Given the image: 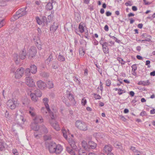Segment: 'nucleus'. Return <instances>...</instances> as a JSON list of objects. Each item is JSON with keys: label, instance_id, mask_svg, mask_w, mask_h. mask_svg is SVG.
<instances>
[{"label": "nucleus", "instance_id": "obj_1", "mask_svg": "<svg viewBox=\"0 0 155 155\" xmlns=\"http://www.w3.org/2000/svg\"><path fill=\"white\" fill-rule=\"evenodd\" d=\"M48 149L50 153H55L57 154L60 153L63 150L60 144H57L55 142L53 141L48 143Z\"/></svg>", "mask_w": 155, "mask_h": 155}, {"label": "nucleus", "instance_id": "obj_2", "mask_svg": "<svg viewBox=\"0 0 155 155\" xmlns=\"http://www.w3.org/2000/svg\"><path fill=\"white\" fill-rule=\"evenodd\" d=\"M76 127L79 130L86 131L87 130L86 124L84 122L80 120H77L75 122Z\"/></svg>", "mask_w": 155, "mask_h": 155}, {"label": "nucleus", "instance_id": "obj_3", "mask_svg": "<svg viewBox=\"0 0 155 155\" xmlns=\"http://www.w3.org/2000/svg\"><path fill=\"white\" fill-rule=\"evenodd\" d=\"M26 9L27 7L20 9L16 12L15 15L14 16V18L17 19L20 17L26 15L27 13V11H26Z\"/></svg>", "mask_w": 155, "mask_h": 155}, {"label": "nucleus", "instance_id": "obj_4", "mask_svg": "<svg viewBox=\"0 0 155 155\" xmlns=\"http://www.w3.org/2000/svg\"><path fill=\"white\" fill-rule=\"evenodd\" d=\"M7 105L9 108L12 110H13L16 107L18 106L19 103L17 102V101L9 100L7 102Z\"/></svg>", "mask_w": 155, "mask_h": 155}, {"label": "nucleus", "instance_id": "obj_5", "mask_svg": "<svg viewBox=\"0 0 155 155\" xmlns=\"http://www.w3.org/2000/svg\"><path fill=\"white\" fill-rule=\"evenodd\" d=\"M37 52L36 48L35 47H31L28 51V54L29 58H32L35 56Z\"/></svg>", "mask_w": 155, "mask_h": 155}, {"label": "nucleus", "instance_id": "obj_6", "mask_svg": "<svg viewBox=\"0 0 155 155\" xmlns=\"http://www.w3.org/2000/svg\"><path fill=\"white\" fill-rule=\"evenodd\" d=\"M24 72V69L22 67L18 68L15 72V76L16 78H20L23 75Z\"/></svg>", "mask_w": 155, "mask_h": 155}, {"label": "nucleus", "instance_id": "obj_7", "mask_svg": "<svg viewBox=\"0 0 155 155\" xmlns=\"http://www.w3.org/2000/svg\"><path fill=\"white\" fill-rule=\"evenodd\" d=\"M15 120L17 124L20 125L23 124L26 120L22 115L17 116L16 117Z\"/></svg>", "mask_w": 155, "mask_h": 155}, {"label": "nucleus", "instance_id": "obj_8", "mask_svg": "<svg viewBox=\"0 0 155 155\" xmlns=\"http://www.w3.org/2000/svg\"><path fill=\"white\" fill-rule=\"evenodd\" d=\"M26 84L30 87H33L35 86V83L31 77H28L26 78Z\"/></svg>", "mask_w": 155, "mask_h": 155}, {"label": "nucleus", "instance_id": "obj_9", "mask_svg": "<svg viewBox=\"0 0 155 155\" xmlns=\"http://www.w3.org/2000/svg\"><path fill=\"white\" fill-rule=\"evenodd\" d=\"M113 149V147L110 144L106 145L103 149V152L105 153H108L111 152Z\"/></svg>", "mask_w": 155, "mask_h": 155}, {"label": "nucleus", "instance_id": "obj_10", "mask_svg": "<svg viewBox=\"0 0 155 155\" xmlns=\"http://www.w3.org/2000/svg\"><path fill=\"white\" fill-rule=\"evenodd\" d=\"M67 97L68 98L69 100L71 101V105H75L76 102L75 101L73 95L71 94L70 92H68L67 94Z\"/></svg>", "mask_w": 155, "mask_h": 155}, {"label": "nucleus", "instance_id": "obj_11", "mask_svg": "<svg viewBox=\"0 0 155 155\" xmlns=\"http://www.w3.org/2000/svg\"><path fill=\"white\" fill-rule=\"evenodd\" d=\"M41 111L44 115H46L47 113V112H48L50 114L51 119H53L54 118L53 113L51 112V110H50V111H49L47 110L45 107H42L41 109Z\"/></svg>", "mask_w": 155, "mask_h": 155}, {"label": "nucleus", "instance_id": "obj_12", "mask_svg": "<svg viewBox=\"0 0 155 155\" xmlns=\"http://www.w3.org/2000/svg\"><path fill=\"white\" fill-rule=\"evenodd\" d=\"M51 120L50 121V123L51 125L57 130H60V127L58 122H56L53 119H51Z\"/></svg>", "mask_w": 155, "mask_h": 155}, {"label": "nucleus", "instance_id": "obj_13", "mask_svg": "<svg viewBox=\"0 0 155 155\" xmlns=\"http://www.w3.org/2000/svg\"><path fill=\"white\" fill-rule=\"evenodd\" d=\"M35 117L33 119V120L35 123L38 124L43 122V119L41 116L35 115Z\"/></svg>", "mask_w": 155, "mask_h": 155}, {"label": "nucleus", "instance_id": "obj_14", "mask_svg": "<svg viewBox=\"0 0 155 155\" xmlns=\"http://www.w3.org/2000/svg\"><path fill=\"white\" fill-rule=\"evenodd\" d=\"M37 85L38 87L42 90L44 89L46 86V84L41 80L37 81Z\"/></svg>", "mask_w": 155, "mask_h": 155}, {"label": "nucleus", "instance_id": "obj_15", "mask_svg": "<svg viewBox=\"0 0 155 155\" xmlns=\"http://www.w3.org/2000/svg\"><path fill=\"white\" fill-rule=\"evenodd\" d=\"M108 44L107 42H104V45H103L102 48L104 53L105 54L109 52V48H108Z\"/></svg>", "mask_w": 155, "mask_h": 155}, {"label": "nucleus", "instance_id": "obj_16", "mask_svg": "<svg viewBox=\"0 0 155 155\" xmlns=\"http://www.w3.org/2000/svg\"><path fill=\"white\" fill-rule=\"evenodd\" d=\"M26 55V52L25 50H23L20 51L19 55L18 57L21 60L24 59Z\"/></svg>", "mask_w": 155, "mask_h": 155}, {"label": "nucleus", "instance_id": "obj_17", "mask_svg": "<svg viewBox=\"0 0 155 155\" xmlns=\"http://www.w3.org/2000/svg\"><path fill=\"white\" fill-rule=\"evenodd\" d=\"M68 142L72 149H76V148H77V147L75 145V142L72 139H69Z\"/></svg>", "mask_w": 155, "mask_h": 155}, {"label": "nucleus", "instance_id": "obj_18", "mask_svg": "<svg viewBox=\"0 0 155 155\" xmlns=\"http://www.w3.org/2000/svg\"><path fill=\"white\" fill-rule=\"evenodd\" d=\"M43 103H44L45 107L47 108V110L50 111V109L49 106L48 104V98L45 97L43 99Z\"/></svg>", "mask_w": 155, "mask_h": 155}, {"label": "nucleus", "instance_id": "obj_19", "mask_svg": "<svg viewBox=\"0 0 155 155\" xmlns=\"http://www.w3.org/2000/svg\"><path fill=\"white\" fill-rule=\"evenodd\" d=\"M29 113L32 117H35V109L32 107H30Z\"/></svg>", "mask_w": 155, "mask_h": 155}, {"label": "nucleus", "instance_id": "obj_20", "mask_svg": "<svg viewBox=\"0 0 155 155\" xmlns=\"http://www.w3.org/2000/svg\"><path fill=\"white\" fill-rule=\"evenodd\" d=\"M31 72L32 74H35L37 71V67L34 64L31 65L30 66Z\"/></svg>", "mask_w": 155, "mask_h": 155}, {"label": "nucleus", "instance_id": "obj_21", "mask_svg": "<svg viewBox=\"0 0 155 155\" xmlns=\"http://www.w3.org/2000/svg\"><path fill=\"white\" fill-rule=\"evenodd\" d=\"M88 145L92 149H95L97 147L96 143L92 141H90L88 143Z\"/></svg>", "mask_w": 155, "mask_h": 155}, {"label": "nucleus", "instance_id": "obj_22", "mask_svg": "<svg viewBox=\"0 0 155 155\" xmlns=\"http://www.w3.org/2000/svg\"><path fill=\"white\" fill-rule=\"evenodd\" d=\"M19 55L17 54H13V57H14V60L15 61V63L16 64H18L21 59L20 57H18Z\"/></svg>", "mask_w": 155, "mask_h": 155}, {"label": "nucleus", "instance_id": "obj_23", "mask_svg": "<svg viewBox=\"0 0 155 155\" xmlns=\"http://www.w3.org/2000/svg\"><path fill=\"white\" fill-rule=\"evenodd\" d=\"M58 25L57 24L54 23L50 28V30L53 32H54L57 29Z\"/></svg>", "mask_w": 155, "mask_h": 155}, {"label": "nucleus", "instance_id": "obj_24", "mask_svg": "<svg viewBox=\"0 0 155 155\" xmlns=\"http://www.w3.org/2000/svg\"><path fill=\"white\" fill-rule=\"evenodd\" d=\"M37 97H40L42 96V93L41 91L38 89L36 90L34 93H33Z\"/></svg>", "mask_w": 155, "mask_h": 155}, {"label": "nucleus", "instance_id": "obj_25", "mask_svg": "<svg viewBox=\"0 0 155 155\" xmlns=\"http://www.w3.org/2000/svg\"><path fill=\"white\" fill-rule=\"evenodd\" d=\"M30 96L32 101L34 102H36L38 99V98L33 93L31 94Z\"/></svg>", "mask_w": 155, "mask_h": 155}, {"label": "nucleus", "instance_id": "obj_26", "mask_svg": "<svg viewBox=\"0 0 155 155\" xmlns=\"http://www.w3.org/2000/svg\"><path fill=\"white\" fill-rule=\"evenodd\" d=\"M58 61H54L52 62V67L54 69H58Z\"/></svg>", "mask_w": 155, "mask_h": 155}, {"label": "nucleus", "instance_id": "obj_27", "mask_svg": "<svg viewBox=\"0 0 155 155\" xmlns=\"http://www.w3.org/2000/svg\"><path fill=\"white\" fill-rule=\"evenodd\" d=\"M79 155H88V153L85 150L80 149L78 151Z\"/></svg>", "mask_w": 155, "mask_h": 155}, {"label": "nucleus", "instance_id": "obj_28", "mask_svg": "<svg viewBox=\"0 0 155 155\" xmlns=\"http://www.w3.org/2000/svg\"><path fill=\"white\" fill-rule=\"evenodd\" d=\"M78 150L77 148H76V149H72V150H71V151L69 153L72 155H76V153H78Z\"/></svg>", "mask_w": 155, "mask_h": 155}, {"label": "nucleus", "instance_id": "obj_29", "mask_svg": "<svg viewBox=\"0 0 155 155\" xmlns=\"http://www.w3.org/2000/svg\"><path fill=\"white\" fill-rule=\"evenodd\" d=\"M114 146L116 148H121L122 147V144L121 143L117 141L114 143Z\"/></svg>", "mask_w": 155, "mask_h": 155}, {"label": "nucleus", "instance_id": "obj_30", "mask_svg": "<svg viewBox=\"0 0 155 155\" xmlns=\"http://www.w3.org/2000/svg\"><path fill=\"white\" fill-rule=\"evenodd\" d=\"M58 59L59 61H64L65 60V57L60 54V53L58 56Z\"/></svg>", "mask_w": 155, "mask_h": 155}, {"label": "nucleus", "instance_id": "obj_31", "mask_svg": "<svg viewBox=\"0 0 155 155\" xmlns=\"http://www.w3.org/2000/svg\"><path fill=\"white\" fill-rule=\"evenodd\" d=\"M46 8L48 10H51L53 8L52 3L51 2L48 3L46 5Z\"/></svg>", "mask_w": 155, "mask_h": 155}, {"label": "nucleus", "instance_id": "obj_32", "mask_svg": "<svg viewBox=\"0 0 155 155\" xmlns=\"http://www.w3.org/2000/svg\"><path fill=\"white\" fill-rule=\"evenodd\" d=\"M30 71H31L29 68H27L25 70V73L26 77H30L31 75Z\"/></svg>", "mask_w": 155, "mask_h": 155}, {"label": "nucleus", "instance_id": "obj_33", "mask_svg": "<svg viewBox=\"0 0 155 155\" xmlns=\"http://www.w3.org/2000/svg\"><path fill=\"white\" fill-rule=\"evenodd\" d=\"M82 145L84 149H87L88 145L85 141L83 140L82 142Z\"/></svg>", "mask_w": 155, "mask_h": 155}, {"label": "nucleus", "instance_id": "obj_34", "mask_svg": "<svg viewBox=\"0 0 155 155\" xmlns=\"http://www.w3.org/2000/svg\"><path fill=\"white\" fill-rule=\"evenodd\" d=\"M40 130H43L45 133H47L48 132L47 128L44 125H42L40 127Z\"/></svg>", "mask_w": 155, "mask_h": 155}, {"label": "nucleus", "instance_id": "obj_35", "mask_svg": "<svg viewBox=\"0 0 155 155\" xmlns=\"http://www.w3.org/2000/svg\"><path fill=\"white\" fill-rule=\"evenodd\" d=\"M117 59L119 61L120 63L122 65H124L125 64V62L120 57H118Z\"/></svg>", "mask_w": 155, "mask_h": 155}, {"label": "nucleus", "instance_id": "obj_36", "mask_svg": "<svg viewBox=\"0 0 155 155\" xmlns=\"http://www.w3.org/2000/svg\"><path fill=\"white\" fill-rule=\"evenodd\" d=\"M78 28L79 29L81 33L84 32V28L82 25L81 24V23L79 25Z\"/></svg>", "mask_w": 155, "mask_h": 155}, {"label": "nucleus", "instance_id": "obj_37", "mask_svg": "<svg viewBox=\"0 0 155 155\" xmlns=\"http://www.w3.org/2000/svg\"><path fill=\"white\" fill-rule=\"evenodd\" d=\"M47 87L49 88H51L53 87V84L52 82L49 81L47 84Z\"/></svg>", "mask_w": 155, "mask_h": 155}, {"label": "nucleus", "instance_id": "obj_38", "mask_svg": "<svg viewBox=\"0 0 155 155\" xmlns=\"http://www.w3.org/2000/svg\"><path fill=\"white\" fill-rule=\"evenodd\" d=\"M51 135H45L44 136V139L45 140H50L51 139Z\"/></svg>", "mask_w": 155, "mask_h": 155}, {"label": "nucleus", "instance_id": "obj_39", "mask_svg": "<svg viewBox=\"0 0 155 155\" xmlns=\"http://www.w3.org/2000/svg\"><path fill=\"white\" fill-rule=\"evenodd\" d=\"M142 85L143 86H147L150 84V83L149 82V80L146 81H142Z\"/></svg>", "mask_w": 155, "mask_h": 155}, {"label": "nucleus", "instance_id": "obj_40", "mask_svg": "<svg viewBox=\"0 0 155 155\" xmlns=\"http://www.w3.org/2000/svg\"><path fill=\"white\" fill-rule=\"evenodd\" d=\"M62 133L63 134V136L66 139H67V132L65 130L63 129L62 130Z\"/></svg>", "mask_w": 155, "mask_h": 155}, {"label": "nucleus", "instance_id": "obj_41", "mask_svg": "<svg viewBox=\"0 0 155 155\" xmlns=\"http://www.w3.org/2000/svg\"><path fill=\"white\" fill-rule=\"evenodd\" d=\"M85 53L84 50L82 48L79 49V54L81 56H83Z\"/></svg>", "mask_w": 155, "mask_h": 155}, {"label": "nucleus", "instance_id": "obj_42", "mask_svg": "<svg viewBox=\"0 0 155 155\" xmlns=\"http://www.w3.org/2000/svg\"><path fill=\"white\" fill-rule=\"evenodd\" d=\"M131 68H132V71H135L137 69V64H133L131 66Z\"/></svg>", "mask_w": 155, "mask_h": 155}, {"label": "nucleus", "instance_id": "obj_43", "mask_svg": "<svg viewBox=\"0 0 155 155\" xmlns=\"http://www.w3.org/2000/svg\"><path fill=\"white\" fill-rule=\"evenodd\" d=\"M35 125V127H32V129L35 131H37L39 130V129H40V127L38 125H36V124Z\"/></svg>", "mask_w": 155, "mask_h": 155}, {"label": "nucleus", "instance_id": "obj_44", "mask_svg": "<svg viewBox=\"0 0 155 155\" xmlns=\"http://www.w3.org/2000/svg\"><path fill=\"white\" fill-rule=\"evenodd\" d=\"M94 97L96 99H100L101 98V96L99 94H94Z\"/></svg>", "mask_w": 155, "mask_h": 155}, {"label": "nucleus", "instance_id": "obj_45", "mask_svg": "<svg viewBox=\"0 0 155 155\" xmlns=\"http://www.w3.org/2000/svg\"><path fill=\"white\" fill-rule=\"evenodd\" d=\"M125 92L123 90H122L120 88L119 89L118 92V94L119 95H120L122 94L123 93H125Z\"/></svg>", "mask_w": 155, "mask_h": 155}, {"label": "nucleus", "instance_id": "obj_46", "mask_svg": "<svg viewBox=\"0 0 155 155\" xmlns=\"http://www.w3.org/2000/svg\"><path fill=\"white\" fill-rule=\"evenodd\" d=\"M4 25V20L0 18V28L3 27Z\"/></svg>", "mask_w": 155, "mask_h": 155}, {"label": "nucleus", "instance_id": "obj_47", "mask_svg": "<svg viewBox=\"0 0 155 155\" xmlns=\"http://www.w3.org/2000/svg\"><path fill=\"white\" fill-rule=\"evenodd\" d=\"M5 147L4 146L3 144H0V151H3L5 150Z\"/></svg>", "mask_w": 155, "mask_h": 155}, {"label": "nucleus", "instance_id": "obj_48", "mask_svg": "<svg viewBox=\"0 0 155 155\" xmlns=\"http://www.w3.org/2000/svg\"><path fill=\"white\" fill-rule=\"evenodd\" d=\"M36 20L37 21V23L38 24H39V25H41L42 24V22L38 17H37L36 18Z\"/></svg>", "mask_w": 155, "mask_h": 155}, {"label": "nucleus", "instance_id": "obj_49", "mask_svg": "<svg viewBox=\"0 0 155 155\" xmlns=\"http://www.w3.org/2000/svg\"><path fill=\"white\" fill-rule=\"evenodd\" d=\"M111 84V81L109 80H107L106 81V85L107 86H110Z\"/></svg>", "mask_w": 155, "mask_h": 155}, {"label": "nucleus", "instance_id": "obj_50", "mask_svg": "<svg viewBox=\"0 0 155 155\" xmlns=\"http://www.w3.org/2000/svg\"><path fill=\"white\" fill-rule=\"evenodd\" d=\"M87 103V101L86 99H85L84 98H83L81 100V104L83 105H84L86 104Z\"/></svg>", "mask_w": 155, "mask_h": 155}, {"label": "nucleus", "instance_id": "obj_51", "mask_svg": "<svg viewBox=\"0 0 155 155\" xmlns=\"http://www.w3.org/2000/svg\"><path fill=\"white\" fill-rule=\"evenodd\" d=\"M53 17V14H51V15H49L48 17V19L49 20V21H51L52 20V18Z\"/></svg>", "mask_w": 155, "mask_h": 155}, {"label": "nucleus", "instance_id": "obj_52", "mask_svg": "<svg viewBox=\"0 0 155 155\" xmlns=\"http://www.w3.org/2000/svg\"><path fill=\"white\" fill-rule=\"evenodd\" d=\"M34 136L37 139H38L40 138L41 135L39 134H37V133H34Z\"/></svg>", "mask_w": 155, "mask_h": 155}, {"label": "nucleus", "instance_id": "obj_53", "mask_svg": "<svg viewBox=\"0 0 155 155\" xmlns=\"http://www.w3.org/2000/svg\"><path fill=\"white\" fill-rule=\"evenodd\" d=\"M12 153L15 155H18L17 150L16 149H14L12 150Z\"/></svg>", "mask_w": 155, "mask_h": 155}, {"label": "nucleus", "instance_id": "obj_54", "mask_svg": "<svg viewBox=\"0 0 155 155\" xmlns=\"http://www.w3.org/2000/svg\"><path fill=\"white\" fill-rule=\"evenodd\" d=\"M34 40L36 42L37 44L36 45H40L41 44V42L39 39H38L36 41H35V39H34Z\"/></svg>", "mask_w": 155, "mask_h": 155}, {"label": "nucleus", "instance_id": "obj_55", "mask_svg": "<svg viewBox=\"0 0 155 155\" xmlns=\"http://www.w3.org/2000/svg\"><path fill=\"white\" fill-rule=\"evenodd\" d=\"M134 153L135 155H140L141 154V152L137 150H135Z\"/></svg>", "mask_w": 155, "mask_h": 155}, {"label": "nucleus", "instance_id": "obj_56", "mask_svg": "<svg viewBox=\"0 0 155 155\" xmlns=\"http://www.w3.org/2000/svg\"><path fill=\"white\" fill-rule=\"evenodd\" d=\"M88 70L87 69L84 70V75L85 76H87L88 75Z\"/></svg>", "mask_w": 155, "mask_h": 155}, {"label": "nucleus", "instance_id": "obj_57", "mask_svg": "<svg viewBox=\"0 0 155 155\" xmlns=\"http://www.w3.org/2000/svg\"><path fill=\"white\" fill-rule=\"evenodd\" d=\"M52 56L51 55H50L48 58L46 60V61L47 60L49 61V62H50L51 61H52Z\"/></svg>", "mask_w": 155, "mask_h": 155}, {"label": "nucleus", "instance_id": "obj_58", "mask_svg": "<svg viewBox=\"0 0 155 155\" xmlns=\"http://www.w3.org/2000/svg\"><path fill=\"white\" fill-rule=\"evenodd\" d=\"M74 80L75 81H76V82H77V83L78 84H79L80 81H79V80L78 79V78L77 77H75L74 78Z\"/></svg>", "mask_w": 155, "mask_h": 155}, {"label": "nucleus", "instance_id": "obj_59", "mask_svg": "<svg viewBox=\"0 0 155 155\" xmlns=\"http://www.w3.org/2000/svg\"><path fill=\"white\" fill-rule=\"evenodd\" d=\"M38 31V35L39 36H40L41 35V31L39 28H38L37 29Z\"/></svg>", "mask_w": 155, "mask_h": 155}, {"label": "nucleus", "instance_id": "obj_60", "mask_svg": "<svg viewBox=\"0 0 155 155\" xmlns=\"http://www.w3.org/2000/svg\"><path fill=\"white\" fill-rule=\"evenodd\" d=\"M106 15L107 16H109L111 15V13L109 11H107L106 12Z\"/></svg>", "mask_w": 155, "mask_h": 155}, {"label": "nucleus", "instance_id": "obj_61", "mask_svg": "<svg viewBox=\"0 0 155 155\" xmlns=\"http://www.w3.org/2000/svg\"><path fill=\"white\" fill-rule=\"evenodd\" d=\"M146 112L145 111H143L140 114V115L142 116H144L146 115Z\"/></svg>", "mask_w": 155, "mask_h": 155}, {"label": "nucleus", "instance_id": "obj_62", "mask_svg": "<svg viewBox=\"0 0 155 155\" xmlns=\"http://www.w3.org/2000/svg\"><path fill=\"white\" fill-rule=\"evenodd\" d=\"M104 29L106 31H108L109 30L108 27L107 25H106L104 27Z\"/></svg>", "mask_w": 155, "mask_h": 155}, {"label": "nucleus", "instance_id": "obj_63", "mask_svg": "<svg viewBox=\"0 0 155 155\" xmlns=\"http://www.w3.org/2000/svg\"><path fill=\"white\" fill-rule=\"evenodd\" d=\"M150 113L152 114H155V109L154 108L153 109L150 111Z\"/></svg>", "mask_w": 155, "mask_h": 155}, {"label": "nucleus", "instance_id": "obj_64", "mask_svg": "<svg viewBox=\"0 0 155 155\" xmlns=\"http://www.w3.org/2000/svg\"><path fill=\"white\" fill-rule=\"evenodd\" d=\"M150 75L151 76H155V71H153L150 72Z\"/></svg>", "mask_w": 155, "mask_h": 155}]
</instances>
